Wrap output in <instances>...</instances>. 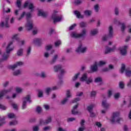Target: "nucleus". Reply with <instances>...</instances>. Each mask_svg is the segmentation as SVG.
<instances>
[{"label": "nucleus", "instance_id": "1", "mask_svg": "<svg viewBox=\"0 0 131 131\" xmlns=\"http://www.w3.org/2000/svg\"><path fill=\"white\" fill-rule=\"evenodd\" d=\"M12 45H13V41H11L9 42L6 49V53H4L2 55V59H0V68L3 67V64L2 63L3 60H7V59L8 58L9 56H10V53H11V52L14 50V48H10Z\"/></svg>", "mask_w": 131, "mask_h": 131}, {"label": "nucleus", "instance_id": "2", "mask_svg": "<svg viewBox=\"0 0 131 131\" xmlns=\"http://www.w3.org/2000/svg\"><path fill=\"white\" fill-rule=\"evenodd\" d=\"M119 116H120V113L119 112L114 113L111 119V122L114 123V122H120V121H123V119Z\"/></svg>", "mask_w": 131, "mask_h": 131}, {"label": "nucleus", "instance_id": "3", "mask_svg": "<svg viewBox=\"0 0 131 131\" xmlns=\"http://www.w3.org/2000/svg\"><path fill=\"white\" fill-rule=\"evenodd\" d=\"M70 35L71 37H74V38H78L80 37L84 38L85 35H86V30L83 29L80 34H78L75 32H72Z\"/></svg>", "mask_w": 131, "mask_h": 131}, {"label": "nucleus", "instance_id": "4", "mask_svg": "<svg viewBox=\"0 0 131 131\" xmlns=\"http://www.w3.org/2000/svg\"><path fill=\"white\" fill-rule=\"evenodd\" d=\"M63 16L62 15H60L58 14V11L54 10L52 14V19L53 20L54 23H57V22H61V20H62Z\"/></svg>", "mask_w": 131, "mask_h": 131}, {"label": "nucleus", "instance_id": "5", "mask_svg": "<svg viewBox=\"0 0 131 131\" xmlns=\"http://www.w3.org/2000/svg\"><path fill=\"white\" fill-rule=\"evenodd\" d=\"M88 48L84 46L82 43L80 42L79 43L78 47L76 49L75 52L77 54H84L86 52Z\"/></svg>", "mask_w": 131, "mask_h": 131}, {"label": "nucleus", "instance_id": "6", "mask_svg": "<svg viewBox=\"0 0 131 131\" xmlns=\"http://www.w3.org/2000/svg\"><path fill=\"white\" fill-rule=\"evenodd\" d=\"M108 31V33L107 35H104L102 37V40L104 41L107 40L109 38H111L113 36V27L112 26H109Z\"/></svg>", "mask_w": 131, "mask_h": 131}, {"label": "nucleus", "instance_id": "7", "mask_svg": "<svg viewBox=\"0 0 131 131\" xmlns=\"http://www.w3.org/2000/svg\"><path fill=\"white\" fill-rule=\"evenodd\" d=\"M125 70V75L127 77H130L131 76V69H125V64L122 63L121 65V68L120 70V73H123Z\"/></svg>", "mask_w": 131, "mask_h": 131}, {"label": "nucleus", "instance_id": "8", "mask_svg": "<svg viewBox=\"0 0 131 131\" xmlns=\"http://www.w3.org/2000/svg\"><path fill=\"white\" fill-rule=\"evenodd\" d=\"M12 92H13V87L10 88L8 89L1 90L0 91V100L3 99L5 95H7L9 93H12Z\"/></svg>", "mask_w": 131, "mask_h": 131}, {"label": "nucleus", "instance_id": "9", "mask_svg": "<svg viewBox=\"0 0 131 131\" xmlns=\"http://www.w3.org/2000/svg\"><path fill=\"white\" fill-rule=\"evenodd\" d=\"M27 102H29V103H31V100H30V95H27L23 98L22 109H26V104L27 103Z\"/></svg>", "mask_w": 131, "mask_h": 131}, {"label": "nucleus", "instance_id": "10", "mask_svg": "<svg viewBox=\"0 0 131 131\" xmlns=\"http://www.w3.org/2000/svg\"><path fill=\"white\" fill-rule=\"evenodd\" d=\"M102 106L105 110H103L101 111V113L103 114H105L106 113V111L110 108V104L107 102L106 100L102 101Z\"/></svg>", "mask_w": 131, "mask_h": 131}, {"label": "nucleus", "instance_id": "11", "mask_svg": "<svg viewBox=\"0 0 131 131\" xmlns=\"http://www.w3.org/2000/svg\"><path fill=\"white\" fill-rule=\"evenodd\" d=\"M27 7H28V8H29V10H30L31 12L33 11V10H34V5L31 2L26 1L25 3V4L24 5V8H27Z\"/></svg>", "mask_w": 131, "mask_h": 131}, {"label": "nucleus", "instance_id": "12", "mask_svg": "<svg viewBox=\"0 0 131 131\" xmlns=\"http://www.w3.org/2000/svg\"><path fill=\"white\" fill-rule=\"evenodd\" d=\"M91 71L89 72V73H94V72H97L99 69L98 68V63L95 62L94 64L91 67Z\"/></svg>", "mask_w": 131, "mask_h": 131}, {"label": "nucleus", "instance_id": "13", "mask_svg": "<svg viewBox=\"0 0 131 131\" xmlns=\"http://www.w3.org/2000/svg\"><path fill=\"white\" fill-rule=\"evenodd\" d=\"M25 27L27 30H31V29H32L33 28V24L32 21L31 20H28Z\"/></svg>", "mask_w": 131, "mask_h": 131}, {"label": "nucleus", "instance_id": "14", "mask_svg": "<svg viewBox=\"0 0 131 131\" xmlns=\"http://www.w3.org/2000/svg\"><path fill=\"white\" fill-rule=\"evenodd\" d=\"M10 19V18L9 17V16L6 17V18H5V21H2L1 23L0 24V26H1V27H10V26H9V19Z\"/></svg>", "mask_w": 131, "mask_h": 131}, {"label": "nucleus", "instance_id": "15", "mask_svg": "<svg viewBox=\"0 0 131 131\" xmlns=\"http://www.w3.org/2000/svg\"><path fill=\"white\" fill-rule=\"evenodd\" d=\"M115 46H113V48H110L108 46L105 47V54H109L112 52H114L115 51Z\"/></svg>", "mask_w": 131, "mask_h": 131}, {"label": "nucleus", "instance_id": "16", "mask_svg": "<svg viewBox=\"0 0 131 131\" xmlns=\"http://www.w3.org/2000/svg\"><path fill=\"white\" fill-rule=\"evenodd\" d=\"M22 65H23V62H22V61H18L14 64L10 66L9 68H10V69H12V70H14V69L17 68L18 66H22Z\"/></svg>", "mask_w": 131, "mask_h": 131}, {"label": "nucleus", "instance_id": "17", "mask_svg": "<svg viewBox=\"0 0 131 131\" xmlns=\"http://www.w3.org/2000/svg\"><path fill=\"white\" fill-rule=\"evenodd\" d=\"M63 67L61 64H57L53 67V70L55 72H58L59 70H61Z\"/></svg>", "mask_w": 131, "mask_h": 131}, {"label": "nucleus", "instance_id": "18", "mask_svg": "<svg viewBox=\"0 0 131 131\" xmlns=\"http://www.w3.org/2000/svg\"><path fill=\"white\" fill-rule=\"evenodd\" d=\"M128 46H123L120 50V53L121 55L123 56H125V55H126V49L128 48Z\"/></svg>", "mask_w": 131, "mask_h": 131}, {"label": "nucleus", "instance_id": "19", "mask_svg": "<svg viewBox=\"0 0 131 131\" xmlns=\"http://www.w3.org/2000/svg\"><path fill=\"white\" fill-rule=\"evenodd\" d=\"M58 57H59V54H55L53 56L52 60L50 61V64H53L54 63H56V61H57V59H58Z\"/></svg>", "mask_w": 131, "mask_h": 131}, {"label": "nucleus", "instance_id": "20", "mask_svg": "<svg viewBox=\"0 0 131 131\" xmlns=\"http://www.w3.org/2000/svg\"><path fill=\"white\" fill-rule=\"evenodd\" d=\"M74 14L75 15H76L77 18H78L79 19H83V15H81V14H80V12L77 11V10H75L74 11Z\"/></svg>", "mask_w": 131, "mask_h": 131}, {"label": "nucleus", "instance_id": "21", "mask_svg": "<svg viewBox=\"0 0 131 131\" xmlns=\"http://www.w3.org/2000/svg\"><path fill=\"white\" fill-rule=\"evenodd\" d=\"M38 15L42 16V17H43L45 18V17H47V16H48V13L47 12H45L43 11L40 10L38 11Z\"/></svg>", "mask_w": 131, "mask_h": 131}, {"label": "nucleus", "instance_id": "22", "mask_svg": "<svg viewBox=\"0 0 131 131\" xmlns=\"http://www.w3.org/2000/svg\"><path fill=\"white\" fill-rule=\"evenodd\" d=\"M24 53V49L23 48H20L17 51L16 55L18 57H21L23 56V53Z\"/></svg>", "mask_w": 131, "mask_h": 131}, {"label": "nucleus", "instance_id": "23", "mask_svg": "<svg viewBox=\"0 0 131 131\" xmlns=\"http://www.w3.org/2000/svg\"><path fill=\"white\" fill-rule=\"evenodd\" d=\"M41 42V39L36 38L33 40V43L36 46H39Z\"/></svg>", "mask_w": 131, "mask_h": 131}, {"label": "nucleus", "instance_id": "24", "mask_svg": "<svg viewBox=\"0 0 131 131\" xmlns=\"http://www.w3.org/2000/svg\"><path fill=\"white\" fill-rule=\"evenodd\" d=\"M78 107V104H77V105H75L73 107V108L72 110V114H73V115H75V114H77L78 113V112L76 111V109H77Z\"/></svg>", "mask_w": 131, "mask_h": 131}, {"label": "nucleus", "instance_id": "25", "mask_svg": "<svg viewBox=\"0 0 131 131\" xmlns=\"http://www.w3.org/2000/svg\"><path fill=\"white\" fill-rule=\"evenodd\" d=\"M86 79H88V74L84 73L82 75L80 80L81 81H86Z\"/></svg>", "mask_w": 131, "mask_h": 131}, {"label": "nucleus", "instance_id": "26", "mask_svg": "<svg viewBox=\"0 0 131 131\" xmlns=\"http://www.w3.org/2000/svg\"><path fill=\"white\" fill-rule=\"evenodd\" d=\"M98 32H99L98 29H94L91 31L90 34L92 36L96 35V34H98Z\"/></svg>", "mask_w": 131, "mask_h": 131}, {"label": "nucleus", "instance_id": "27", "mask_svg": "<svg viewBox=\"0 0 131 131\" xmlns=\"http://www.w3.org/2000/svg\"><path fill=\"white\" fill-rule=\"evenodd\" d=\"M65 73H66V70L65 69H60V74L58 75L59 78H61Z\"/></svg>", "mask_w": 131, "mask_h": 131}, {"label": "nucleus", "instance_id": "28", "mask_svg": "<svg viewBox=\"0 0 131 131\" xmlns=\"http://www.w3.org/2000/svg\"><path fill=\"white\" fill-rule=\"evenodd\" d=\"M94 10L96 13H98L100 10V5L99 4H95L94 6Z\"/></svg>", "mask_w": 131, "mask_h": 131}, {"label": "nucleus", "instance_id": "29", "mask_svg": "<svg viewBox=\"0 0 131 131\" xmlns=\"http://www.w3.org/2000/svg\"><path fill=\"white\" fill-rule=\"evenodd\" d=\"M13 75H14V76H17L18 75H20V74H21V70H17L16 71H14L13 72Z\"/></svg>", "mask_w": 131, "mask_h": 131}, {"label": "nucleus", "instance_id": "30", "mask_svg": "<svg viewBox=\"0 0 131 131\" xmlns=\"http://www.w3.org/2000/svg\"><path fill=\"white\" fill-rule=\"evenodd\" d=\"M107 64V61L101 60L98 63V66H104V65H106Z\"/></svg>", "mask_w": 131, "mask_h": 131}, {"label": "nucleus", "instance_id": "31", "mask_svg": "<svg viewBox=\"0 0 131 131\" xmlns=\"http://www.w3.org/2000/svg\"><path fill=\"white\" fill-rule=\"evenodd\" d=\"M40 77H41V78H46V77H47V74L46 73V72H41L40 74Z\"/></svg>", "mask_w": 131, "mask_h": 131}, {"label": "nucleus", "instance_id": "32", "mask_svg": "<svg viewBox=\"0 0 131 131\" xmlns=\"http://www.w3.org/2000/svg\"><path fill=\"white\" fill-rule=\"evenodd\" d=\"M5 119H6L5 117H3L0 120V126H2V125H4L5 123H6V122H5Z\"/></svg>", "mask_w": 131, "mask_h": 131}, {"label": "nucleus", "instance_id": "33", "mask_svg": "<svg viewBox=\"0 0 131 131\" xmlns=\"http://www.w3.org/2000/svg\"><path fill=\"white\" fill-rule=\"evenodd\" d=\"M52 88H46L45 89V93L47 95H50V93H51V92H52Z\"/></svg>", "mask_w": 131, "mask_h": 131}, {"label": "nucleus", "instance_id": "34", "mask_svg": "<svg viewBox=\"0 0 131 131\" xmlns=\"http://www.w3.org/2000/svg\"><path fill=\"white\" fill-rule=\"evenodd\" d=\"M66 97L68 99V98H71L72 95H71V92H70V90H67L66 93Z\"/></svg>", "mask_w": 131, "mask_h": 131}, {"label": "nucleus", "instance_id": "35", "mask_svg": "<svg viewBox=\"0 0 131 131\" xmlns=\"http://www.w3.org/2000/svg\"><path fill=\"white\" fill-rule=\"evenodd\" d=\"M85 81L87 84H90V83H92V82H93V78L92 77H90Z\"/></svg>", "mask_w": 131, "mask_h": 131}, {"label": "nucleus", "instance_id": "36", "mask_svg": "<svg viewBox=\"0 0 131 131\" xmlns=\"http://www.w3.org/2000/svg\"><path fill=\"white\" fill-rule=\"evenodd\" d=\"M11 106L13 107V109H15V110H18V104H17V103L13 102L11 103Z\"/></svg>", "mask_w": 131, "mask_h": 131}, {"label": "nucleus", "instance_id": "37", "mask_svg": "<svg viewBox=\"0 0 131 131\" xmlns=\"http://www.w3.org/2000/svg\"><path fill=\"white\" fill-rule=\"evenodd\" d=\"M15 91H16V93L20 94V93H22V92H23V89H22L21 88L17 87L15 89Z\"/></svg>", "mask_w": 131, "mask_h": 131}, {"label": "nucleus", "instance_id": "38", "mask_svg": "<svg viewBox=\"0 0 131 131\" xmlns=\"http://www.w3.org/2000/svg\"><path fill=\"white\" fill-rule=\"evenodd\" d=\"M93 108H94V104H92L88 107L87 110L88 111H89V113L92 112L93 111Z\"/></svg>", "mask_w": 131, "mask_h": 131}, {"label": "nucleus", "instance_id": "39", "mask_svg": "<svg viewBox=\"0 0 131 131\" xmlns=\"http://www.w3.org/2000/svg\"><path fill=\"white\" fill-rule=\"evenodd\" d=\"M119 86L121 90L124 89V82L120 81L119 83Z\"/></svg>", "mask_w": 131, "mask_h": 131}, {"label": "nucleus", "instance_id": "40", "mask_svg": "<svg viewBox=\"0 0 131 131\" xmlns=\"http://www.w3.org/2000/svg\"><path fill=\"white\" fill-rule=\"evenodd\" d=\"M21 3L20 0H17L16 2V7L19 9H21Z\"/></svg>", "mask_w": 131, "mask_h": 131}, {"label": "nucleus", "instance_id": "41", "mask_svg": "<svg viewBox=\"0 0 131 131\" xmlns=\"http://www.w3.org/2000/svg\"><path fill=\"white\" fill-rule=\"evenodd\" d=\"M84 14L85 16H91L92 14V11L91 10H86L84 12Z\"/></svg>", "mask_w": 131, "mask_h": 131}, {"label": "nucleus", "instance_id": "42", "mask_svg": "<svg viewBox=\"0 0 131 131\" xmlns=\"http://www.w3.org/2000/svg\"><path fill=\"white\" fill-rule=\"evenodd\" d=\"M79 73H78L77 74H76L72 78L73 81H75V80H76V79H77V78H78V76H79Z\"/></svg>", "mask_w": 131, "mask_h": 131}, {"label": "nucleus", "instance_id": "43", "mask_svg": "<svg viewBox=\"0 0 131 131\" xmlns=\"http://www.w3.org/2000/svg\"><path fill=\"white\" fill-rule=\"evenodd\" d=\"M16 124H18V121L16 120L9 122V125H16Z\"/></svg>", "mask_w": 131, "mask_h": 131}, {"label": "nucleus", "instance_id": "44", "mask_svg": "<svg viewBox=\"0 0 131 131\" xmlns=\"http://www.w3.org/2000/svg\"><path fill=\"white\" fill-rule=\"evenodd\" d=\"M67 101H68V98L66 97L61 100V103L62 104V105H64V104H66Z\"/></svg>", "mask_w": 131, "mask_h": 131}, {"label": "nucleus", "instance_id": "45", "mask_svg": "<svg viewBox=\"0 0 131 131\" xmlns=\"http://www.w3.org/2000/svg\"><path fill=\"white\" fill-rule=\"evenodd\" d=\"M43 94V92L42 91V90L38 91V97H39V98H41V97H42Z\"/></svg>", "mask_w": 131, "mask_h": 131}, {"label": "nucleus", "instance_id": "46", "mask_svg": "<svg viewBox=\"0 0 131 131\" xmlns=\"http://www.w3.org/2000/svg\"><path fill=\"white\" fill-rule=\"evenodd\" d=\"M52 121V118L51 117H49L47 119L45 120L46 124H49L50 122Z\"/></svg>", "mask_w": 131, "mask_h": 131}, {"label": "nucleus", "instance_id": "47", "mask_svg": "<svg viewBox=\"0 0 131 131\" xmlns=\"http://www.w3.org/2000/svg\"><path fill=\"white\" fill-rule=\"evenodd\" d=\"M82 3V1L81 0H75L74 2V4L75 5H80Z\"/></svg>", "mask_w": 131, "mask_h": 131}, {"label": "nucleus", "instance_id": "48", "mask_svg": "<svg viewBox=\"0 0 131 131\" xmlns=\"http://www.w3.org/2000/svg\"><path fill=\"white\" fill-rule=\"evenodd\" d=\"M50 129H52V127L50 126H45L43 128L44 131L50 130Z\"/></svg>", "mask_w": 131, "mask_h": 131}, {"label": "nucleus", "instance_id": "49", "mask_svg": "<svg viewBox=\"0 0 131 131\" xmlns=\"http://www.w3.org/2000/svg\"><path fill=\"white\" fill-rule=\"evenodd\" d=\"M115 14L117 16L119 15V9L117 7H116L114 10Z\"/></svg>", "mask_w": 131, "mask_h": 131}, {"label": "nucleus", "instance_id": "50", "mask_svg": "<svg viewBox=\"0 0 131 131\" xmlns=\"http://www.w3.org/2000/svg\"><path fill=\"white\" fill-rule=\"evenodd\" d=\"M25 14H26L25 12H23V13L21 14L20 16L19 17L17 18L18 21H20V20H22V18H23V17H24V16H25Z\"/></svg>", "mask_w": 131, "mask_h": 131}, {"label": "nucleus", "instance_id": "51", "mask_svg": "<svg viewBox=\"0 0 131 131\" xmlns=\"http://www.w3.org/2000/svg\"><path fill=\"white\" fill-rule=\"evenodd\" d=\"M74 120H75V118H69L67 119V122H71L72 121H74Z\"/></svg>", "mask_w": 131, "mask_h": 131}, {"label": "nucleus", "instance_id": "52", "mask_svg": "<svg viewBox=\"0 0 131 131\" xmlns=\"http://www.w3.org/2000/svg\"><path fill=\"white\" fill-rule=\"evenodd\" d=\"M121 31H122V32H123L125 29V25H124V24H121Z\"/></svg>", "mask_w": 131, "mask_h": 131}, {"label": "nucleus", "instance_id": "53", "mask_svg": "<svg viewBox=\"0 0 131 131\" xmlns=\"http://www.w3.org/2000/svg\"><path fill=\"white\" fill-rule=\"evenodd\" d=\"M102 81V78L98 77L95 79V82H101Z\"/></svg>", "mask_w": 131, "mask_h": 131}, {"label": "nucleus", "instance_id": "54", "mask_svg": "<svg viewBox=\"0 0 131 131\" xmlns=\"http://www.w3.org/2000/svg\"><path fill=\"white\" fill-rule=\"evenodd\" d=\"M30 53H31V48L28 47L27 50V56H29V55H30Z\"/></svg>", "mask_w": 131, "mask_h": 131}, {"label": "nucleus", "instance_id": "55", "mask_svg": "<svg viewBox=\"0 0 131 131\" xmlns=\"http://www.w3.org/2000/svg\"><path fill=\"white\" fill-rule=\"evenodd\" d=\"M16 117V116L14 114H8V118L12 119V118H15Z\"/></svg>", "mask_w": 131, "mask_h": 131}, {"label": "nucleus", "instance_id": "56", "mask_svg": "<svg viewBox=\"0 0 131 131\" xmlns=\"http://www.w3.org/2000/svg\"><path fill=\"white\" fill-rule=\"evenodd\" d=\"M85 26H86V23L83 21L80 23V27L83 28V27H85Z\"/></svg>", "mask_w": 131, "mask_h": 131}, {"label": "nucleus", "instance_id": "57", "mask_svg": "<svg viewBox=\"0 0 131 131\" xmlns=\"http://www.w3.org/2000/svg\"><path fill=\"white\" fill-rule=\"evenodd\" d=\"M119 97H120V93H117L115 94V95H114L115 99H118V98H119Z\"/></svg>", "mask_w": 131, "mask_h": 131}, {"label": "nucleus", "instance_id": "58", "mask_svg": "<svg viewBox=\"0 0 131 131\" xmlns=\"http://www.w3.org/2000/svg\"><path fill=\"white\" fill-rule=\"evenodd\" d=\"M84 123H85V121L84 120H81L80 125L82 127H84Z\"/></svg>", "mask_w": 131, "mask_h": 131}, {"label": "nucleus", "instance_id": "59", "mask_svg": "<svg viewBox=\"0 0 131 131\" xmlns=\"http://www.w3.org/2000/svg\"><path fill=\"white\" fill-rule=\"evenodd\" d=\"M101 71L102 72H108V71H110L108 68H104L102 69Z\"/></svg>", "mask_w": 131, "mask_h": 131}, {"label": "nucleus", "instance_id": "60", "mask_svg": "<svg viewBox=\"0 0 131 131\" xmlns=\"http://www.w3.org/2000/svg\"><path fill=\"white\" fill-rule=\"evenodd\" d=\"M78 101H80V98H75V99L72 101V103H76L77 102H78Z\"/></svg>", "mask_w": 131, "mask_h": 131}, {"label": "nucleus", "instance_id": "61", "mask_svg": "<svg viewBox=\"0 0 131 131\" xmlns=\"http://www.w3.org/2000/svg\"><path fill=\"white\" fill-rule=\"evenodd\" d=\"M19 38H18V35L16 34L12 36V39L14 40L15 39V40H18Z\"/></svg>", "mask_w": 131, "mask_h": 131}, {"label": "nucleus", "instance_id": "62", "mask_svg": "<svg viewBox=\"0 0 131 131\" xmlns=\"http://www.w3.org/2000/svg\"><path fill=\"white\" fill-rule=\"evenodd\" d=\"M61 45V41L58 40L55 42V47H59Z\"/></svg>", "mask_w": 131, "mask_h": 131}, {"label": "nucleus", "instance_id": "63", "mask_svg": "<svg viewBox=\"0 0 131 131\" xmlns=\"http://www.w3.org/2000/svg\"><path fill=\"white\" fill-rule=\"evenodd\" d=\"M39 128H38V126H35L33 127V131H38Z\"/></svg>", "mask_w": 131, "mask_h": 131}, {"label": "nucleus", "instance_id": "64", "mask_svg": "<svg viewBox=\"0 0 131 131\" xmlns=\"http://www.w3.org/2000/svg\"><path fill=\"white\" fill-rule=\"evenodd\" d=\"M40 124H46V120H43V119H41L39 121Z\"/></svg>", "mask_w": 131, "mask_h": 131}]
</instances>
